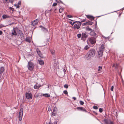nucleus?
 Masks as SVG:
<instances>
[{"label":"nucleus","instance_id":"obj_1","mask_svg":"<svg viewBox=\"0 0 124 124\" xmlns=\"http://www.w3.org/2000/svg\"><path fill=\"white\" fill-rule=\"evenodd\" d=\"M96 52L95 49H92L90 50L87 52L84 56L85 59L86 60L91 59L92 57H93Z\"/></svg>","mask_w":124,"mask_h":124},{"label":"nucleus","instance_id":"obj_2","mask_svg":"<svg viewBox=\"0 0 124 124\" xmlns=\"http://www.w3.org/2000/svg\"><path fill=\"white\" fill-rule=\"evenodd\" d=\"M104 45L103 44L100 47L99 50L98 52V54L99 56L101 57L105 49Z\"/></svg>","mask_w":124,"mask_h":124},{"label":"nucleus","instance_id":"obj_3","mask_svg":"<svg viewBox=\"0 0 124 124\" xmlns=\"http://www.w3.org/2000/svg\"><path fill=\"white\" fill-rule=\"evenodd\" d=\"M27 67L28 69L30 71L32 70L34 68V64L31 62H28V65Z\"/></svg>","mask_w":124,"mask_h":124},{"label":"nucleus","instance_id":"obj_4","mask_svg":"<svg viewBox=\"0 0 124 124\" xmlns=\"http://www.w3.org/2000/svg\"><path fill=\"white\" fill-rule=\"evenodd\" d=\"M23 114V108H21L20 110V111L19 113V120L20 121H21L22 120Z\"/></svg>","mask_w":124,"mask_h":124},{"label":"nucleus","instance_id":"obj_5","mask_svg":"<svg viewBox=\"0 0 124 124\" xmlns=\"http://www.w3.org/2000/svg\"><path fill=\"white\" fill-rule=\"evenodd\" d=\"M96 38H89L88 39V40L90 43L92 44H94L96 43L95 39Z\"/></svg>","mask_w":124,"mask_h":124},{"label":"nucleus","instance_id":"obj_6","mask_svg":"<svg viewBox=\"0 0 124 124\" xmlns=\"http://www.w3.org/2000/svg\"><path fill=\"white\" fill-rule=\"evenodd\" d=\"M90 35L91 36L95 38H96L98 36L96 33L93 31V30L91 31L89 33Z\"/></svg>","mask_w":124,"mask_h":124},{"label":"nucleus","instance_id":"obj_7","mask_svg":"<svg viewBox=\"0 0 124 124\" xmlns=\"http://www.w3.org/2000/svg\"><path fill=\"white\" fill-rule=\"evenodd\" d=\"M104 121L105 123L106 124H114L113 122L110 119H104Z\"/></svg>","mask_w":124,"mask_h":124},{"label":"nucleus","instance_id":"obj_8","mask_svg":"<svg viewBox=\"0 0 124 124\" xmlns=\"http://www.w3.org/2000/svg\"><path fill=\"white\" fill-rule=\"evenodd\" d=\"M87 37L88 35L86 34L85 33H83L82 34L81 39L84 41Z\"/></svg>","mask_w":124,"mask_h":124},{"label":"nucleus","instance_id":"obj_9","mask_svg":"<svg viewBox=\"0 0 124 124\" xmlns=\"http://www.w3.org/2000/svg\"><path fill=\"white\" fill-rule=\"evenodd\" d=\"M25 97L27 99L30 100L32 98V95L31 93H25Z\"/></svg>","mask_w":124,"mask_h":124},{"label":"nucleus","instance_id":"obj_10","mask_svg":"<svg viewBox=\"0 0 124 124\" xmlns=\"http://www.w3.org/2000/svg\"><path fill=\"white\" fill-rule=\"evenodd\" d=\"M39 27L41 28V30L45 33H46L47 32L48 30L46 28L43 26L42 25L40 26Z\"/></svg>","mask_w":124,"mask_h":124},{"label":"nucleus","instance_id":"obj_11","mask_svg":"<svg viewBox=\"0 0 124 124\" xmlns=\"http://www.w3.org/2000/svg\"><path fill=\"white\" fill-rule=\"evenodd\" d=\"M37 52L38 54L41 58H44L42 54L39 50V49L37 50Z\"/></svg>","mask_w":124,"mask_h":124},{"label":"nucleus","instance_id":"obj_12","mask_svg":"<svg viewBox=\"0 0 124 124\" xmlns=\"http://www.w3.org/2000/svg\"><path fill=\"white\" fill-rule=\"evenodd\" d=\"M77 109L78 110H80L81 111H83L86 112V111L84 108H83L82 107H78L77 108Z\"/></svg>","mask_w":124,"mask_h":124},{"label":"nucleus","instance_id":"obj_13","mask_svg":"<svg viewBox=\"0 0 124 124\" xmlns=\"http://www.w3.org/2000/svg\"><path fill=\"white\" fill-rule=\"evenodd\" d=\"M39 63L41 65H42L44 64V62L43 61L40 59H39L38 60Z\"/></svg>","mask_w":124,"mask_h":124},{"label":"nucleus","instance_id":"obj_14","mask_svg":"<svg viewBox=\"0 0 124 124\" xmlns=\"http://www.w3.org/2000/svg\"><path fill=\"white\" fill-rule=\"evenodd\" d=\"M80 27L79 25H78V24H76L74 25V30L76 29H78L80 28Z\"/></svg>","mask_w":124,"mask_h":124},{"label":"nucleus","instance_id":"obj_15","mask_svg":"<svg viewBox=\"0 0 124 124\" xmlns=\"http://www.w3.org/2000/svg\"><path fill=\"white\" fill-rule=\"evenodd\" d=\"M12 34L14 35H17V33L16 31V30L14 29V28L12 30Z\"/></svg>","mask_w":124,"mask_h":124},{"label":"nucleus","instance_id":"obj_16","mask_svg":"<svg viewBox=\"0 0 124 124\" xmlns=\"http://www.w3.org/2000/svg\"><path fill=\"white\" fill-rule=\"evenodd\" d=\"M4 70V68L3 67H1L0 68V74L2 73Z\"/></svg>","mask_w":124,"mask_h":124},{"label":"nucleus","instance_id":"obj_17","mask_svg":"<svg viewBox=\"0 0 124 124\" xmlns=\"http://www.w3.org/2000/svg\"><path fill=\"white\" fill-rule=\"evenodd\" d=\"M43 96L46 97H48L50 96V94L48 93L43 94Z\"/></svg>","mask_w":124,"mask_h":124},{"label":"nucleus","instance_id":"obj_18","mask_svg":"<svg viewBox=\"0 0 124 124\" xmlns=\"http://www.w3.org/2000/svg\"><path fill=\"white\" fill-rule=\"evenodd\" d=\"M52 115L54 116H55L57 114V112L55 110L54 108L53 110V112H52Z\"/></svg>","mask_w":124,"mask_h":124},{"label":"nucleus","instance_id":"obj_19","mask_svg":"<svg viewBox=\"0 0 124 124\" xmlns=\"http://www.w3.org/2000/svg\"><path fill=\"white\" fill-rule=\"evenodd\" d=\"M87 17L89 19H91L94 20V17L93 16H87Z\"/></svg>","mask_w":124,"mask_h":124},{"label":"nucleus","instance_id":"obj_20","mask_svg":"<svg viewBox=\"0 0 124 124\" xmlns=\"http://www.w3.org/2000/svg\"><path fill=\"white\" fill-rule=\"evenodd\" d=\"M102 69V66H99L98 67V71L99 73L101 72Z\"/></svg>","mask_w":124,"mask_h":124},{"label":"nucleus","instance_id":"obj_21","mask_svg":"<svg viewBox=\"0 0 124 124\" xmlns=\"http://www.w3.org/2000/svg\"><path fill=\"white\" fill-rule=\"evenodd\" d=\"M38 84H36L34 85V87L35 89H38L40 87V86L38 85Z\"/></svg>","mask_w":124,"mask_h":124},{"label":"nucleus","instance_id":"obj_22","mask_svg":"<svg viewBox=\"0 0 124 124\" xmlns=\"http://www.w3.org/2000/svg\"><path fill=\"white\" fill-rule=\"evenodd\" d=\"M118 65V64H113V65L112 67H114L116 69L117 66Z\"/></svg>","mask_w":124,"mask_h":124},{"label":"nucleus","instance_id":"obj_23","mask_svg":"<svg viewBox=\"0 0 124 124\" xmlns=\"http://www.w3.org/2000/svg\"><path fill=\"white\" fill-rule=\"evenodd\" d=\"M86 30L87 31H92L93 30L91 28H89V27H88V26H87L86 27Z\"/></svg>","mask_w":124,"mask_h":124},{"label":"nucleus","instance_id":"obj_24","mask_svg":"<svg viewBox=\"0 0 124 124\" xmlns=\"http://www.w3.org/2000/svg\"><path fill=\"white\" fill-rule=\"evenodd\" d=\"M25 41L26 42H31L30 39L28 37H26L25 39Z\"/></svg>","mask_w":124,"mask_h":124},{"label":"nucleus","instance_id":"obj_25","mask_svg":"<svg viewBox=\"0 0 124 124\" xmlns=\"http://www.w3.org/2000/svg\"><path fill=\"white\" fill-rule=\"evenodd\" d=\"M38 23V21H37V20H35L34 21V22L33 23L32 25H34Z\"/></svg>","mask_w":124,"mask_h":124},{"label":"nucleus","instance_id":"obj_26","mask_svg":"<svg viewBox=\"0 0 124 124\" xmlns=\"http://www.w3.org/2000/svg\"><path fill=\"white\" fill-rule=\"evenodd\" d=\"M87 23V25H92L93 23L91 21H88Z\"/></svg>","mask_w":124,"mask_h":124},{"label":"nucleus","instance_id":"obj_27","mask_svg":"<svg viewBox=\"0 0 124 124\" xmlns=\"http://www.w3.org/2000/svg\"><path fill=\"white\" fill-rule=\"evenodd\" d=\"M89 47V45H86V46L84 48V49L85 50H87Z\"/></svg>","mask_w":124,"mask_h":124},{"label":"nucleus","instance_id":"obj_28","mask_svg":"<svg viewBox=\"0 0 124 124\" xmlns=\"http://www.w3.org/2000/svg\"><path fill=\"white\" fill-rule=\"evenodd\" d=\"M51 53L53 55L55 54V51L54 50H52L51 51Z\"/></svg>","mask_w":124,"mask_h":124},{"label":"nucleus","instance_id":"obj_29","mask_svg":"<svg viewBox=\"0 0 124 124\" xmlns=\"http://www.w3.org/2000/svg\"><path fill=\"white\" fill-rule=\"evenodd\" d=\"M77 37L78 38H79L82 37V34H79L77 35Z\"/></svg>","mask_w":124,"mask_h":124},{"label":"nucleus","instance_id":"obj_30","mask_svg":"<svg viewBox=\"0 0 124 124\" xmlns=\"http://www.w3.org/2000/svg\"><path fill=\"white\" fill-rule=\"evenodd\" d=\"M2 17L3 18V19H4L6 18H7V15H3L2 16Z\"/></svg>","mask_w":124,"mask_h":124},{"label":"nucleus","instance_id":"obj_31","mask_svg":"<svg viewBox=\"0 0 124 124\" xmlns=\"http://www.w3.org/2000/svg\"><path fill=\"white\" fill-rule=\"evenodd\" d=\"M80 104L81 105H83L84 104V103L83 101H80Z\"/></svg>","mask_w":124,"mask_h":124},{"label":"nucleus","instance_id":"obj_32","mask_svg":"<svg viewBox=\"0 0 124 124\" xmlns=\"http://www.w3.org/2000/svg\"><path fill=\"white\" fill-rule=\"evenodd\" d=\"M77 23V24H78V25H79L80 26L81 25L82 23H81V22H80L78 21V22Z\"/></svg>","mask_w":124,"mask_h":124},{"label":"nucleus","instance_id":"obj_33","mask_svg":"<svg viewBox=\"0 0 124 124\" xmlns=\"http://www.w3.org/2000/svg\"><path fill=\"white\" fill-rule=\"evenodd\" d=\"M99 112L100 113L102 112L103 110L102 108H99Z\"/></svg>","mask_w":124,"mask_h":124},{"label":"nucleus","instance_id":"obj_34","mask_svg":"<svg viewBox=\"0 0 124 124\" xmlns=\"http://www.w3.org/2000/svg\"><path fill=\"white\" fill-rule=\"evenodd\" d=\"M72 25H73V24L75 23V22H74L73 23L72 22L70 21L69 22Z\"/></svg>","mask_w":124,"mask_h":124},{"label":"nucleus","instance_id":"obj_35","mask_svg":"<svg viewBox=\"0 0 124 124\" xmlns=\"http://www.w3.org/2000/svg\"><path fill=\"white\" fill-rule=\"evenodd\" d=\"M93 108L94 109H98V108L96 106H94L93 107Z\"/></svg>","mask_w":124,"mask_h":124},{"label":"nucleus","instance_id":"obj_36","mask_svg":"<svg viewBox=\"0 0 124 124\" xmlns=\"http://www.w3.org/2000/svg\"><path fill=\"white\" fill-rule=\"evenodd\" d=\"M63 8H60L59 9V12L60 13H62L63 11Z\"/></svg>","mask_w":124,"mask_h":124},{"label":"nucleus","instance_id":"obj_37","mask_svg":"<svg viewBox=\"0 0 124 124\" xmlns=\"http://www.w3.org/2000/svg\"><path fill=\"white\" fill-rule=\"evenodd\" d=\"M63 93L65 94H68V92L66 90H64L63 92Z\"/></svg>","mask_w":124,"mask_h":124},{"label":"nucleus","instance_id":"obj_38","mask_svg":"<svg viewBox=\"0 0 124 124\" xmlns=\"http://www.w3.org/2000/svg\"><path fill=\"white\" fill-rule=\"evenodd\" d=\"M7 26V25L6 26H4V25H3L2 24H1L0 25V29L4 27H5Z\"/></svg>","mask_w":124,"mask_h":124},{"label":"nucleus","instance_id":"obj_39","mask_svg":"<svg viewBox=\"0 0 124 124\" xmlns=\"http://www.w3.org/2000/svg\"><path fill=\"white\" fill-rule=\"evenodd\" d=\"M68 85L67 84H65L64 85V87L65 88H68Z\"/></svg>","mask_w":124,"mask_h":124},{"label":"nucleus","instance_id":"obj_40","mask_svg":"<svg viewBox=\"0 0 124 124\" xmlns=\"http://www.w3.org/2000/svg\"><path fill=\"white\" fill-rule=\"evenodd\" d=\"M57 5V3H54L53 5V6H56Z\"/></svg>","mask_w":124,"mask_h":124},{"label":"nucleus","instance_id":"obj_41","mask_svg":"<svg viewBox=\"0 0 124 124\" xmlns=\"http://www.w3.org/2000/svg\"><path fill=\"white\" fill-rule=\"evenodd\" d=\"M67 17L69 18H71L72 17V16L69 15H68Z\"/></svg>","mask_w":124,"mask_h":124},{"label":"nucleus","instance_id":"obj_42","mask_svg":"<svg viewBox=\"0 0 124 124\" xmlns=\"http://www.w3.org/2000/svg\"><path fill=\"white\" fill-rule=\"evenodd\" d=\"M113 88H114V86H112L111 87V89H110L112 91H113Z\"/></svg>","mask_w":124,"mask_h":124},{"label":"nucleus","instance_id":"obj_43","mask_svg":"<svg viewBox=\"0 0 124 124\" xmlns=\"http://www.w3.org/2000/svg\"><path fill=\"white\" fill-rule=\"evenodd\" d=\"M86 25H87V23L86 22L85 23H84L82 24L83 26H84Z\"/></svg>","mask_w":124,"mask_h":124},{"label":"nucleus","instance_id":"obj_44","mask_svg":"<svg viewBox=\"0 0 124 124\" xmlns=\"http://www.w3.org/2000/svg\"><path fill=\"white\" fill-rule=\"evenodd\" d=\"M49 41V39H46V42L47 43Z\"/></svg>","mask_w":124,"mask_h":124},{"label":"nucleus","instance_id":"obj_45","mask_svg":"<svg viewBox=\"0 0 124 124\" xmlns=\"http://www.w3.org/2000/svg\"><path fill=\"white\" fill-rule=\"evenodd\" d=\"M72 99H73L74 100H76V97H73L72 98Z\"/></svg>","mask_w":124,"mask_h":124},{"label":"nucleus","instance_id":"obj_46","mask_svg":"<svg viewBox=\"0 0 124 124\" xmlns=\"http://www.w3.org/2000/svg\"><path fill=\"white\" fill-rule=\"evenodd\" d=\"M85 21V19H83V20L81 21V22H84Z\"/></svg>","mask_w":124,"mask_h":124},{"label":"nucleus","instance_id":"obj_47","mask_svg":"<svg viewBox=\"0 0 124 124\" xmlns=\"http://www.w3.org/2000/svg\"><path fill=\"white\" fill-rule=\"evenodd\" d=\"M16 5H15V6ZM16 8H19L20 7L19 6V5H16Z\"/></svg>","mask_w":124,"mask_h":124},{"label":"nucleus","instance_id":"obj_48","mask_svg":"<svg viewBox=\"0 0 124 124\" xmlns=\"http://www.w3.org/2000/svg\"><path fill=\"white\" fill-rule=\"evenodd\" d=\"M2 32L1 31H0V35H1L2 34Z\"/></svg>","mask_w":124,"mask_h":124},{"label":"nucleus","instance_id":"obj_49","mask_svg":"<svg viewBox=\"0 0 124 124\" xmlns=\"http://www.w3.org/2000/svg\"><path fill=\"white\" fill-rule=\"evenodd\" d=\"M21 4V2L20 1H19L18 3V4L19 5H20Z\"/></svg>","mask_w":124,"mask_h":124},{"label":"nucleus","instance_id":"obj_50","mask_svg":"<svg viewBox=\"0 0 124 124\" xmlns=\"http://www.w3.org/2000/svg\"><path fill=\"white\" fill-rule=\"evenodd\" d=\"M63 71L64 72V73H65L66 72V70H65L64 69Z\"/></svg>","mask_w":124,"mask_h":124},{"label":"nucleus","instance_id":"obj_51","mask_svg":"<svg viewBox=\"0 0 124 124\" xmlns=\"http://www.w3.org/2000/svg\"><path fill=\"white\" fill-rule=\"evenodd\" d=\"M9 1H10V2L11 3H13V1L11 0H9Z\"/></svg>","mask_w":124,"mask_h":124},{"label":"nucleus","instance_id":"obj_52","mask_svg":"<svg viewBox=\"0 0 124 124\" xmlns=\"http://www.w3.org/2000/svg\"><path fill=\"white\" fill-rule=\"evenodd\" d=\"M7 18H9L10 17V16H8L7 15Z\"/></svg>","mask_w":124,"mask_h":124},{"label":"nucleus","instance_id":"obj_53","mask_svg":"<svg viewBox=\"0 0 124 124\" xmlns=\"http://www.w3.org/2000/svg\"><path fill=\"white\" fill-rule=\"evenodd\" d=\"M21 36H22V37H23V38H24V36H23V34L22 33L21 35Z\"/></svg>","mask_w":124,"mask_h":124},{"label":"nucleus","instance_id":"obj_54","mask_svg":"<svg viewBox=\"0 0 124 124\" xmlns=\"http://www.w3.org/2000/svg\"><path fill=\"white\" fill-rule=\"evenodd\" d=\"M102 37L103 38H104L105 39H107V38H108V37H104V36H102Z\"/></svg>","mask_w":124,"mask_h":124},{"label":"nucleus","instance_id":"obj_55","mask_svg":"<svg viewBox=\"0 0 124 124\" xmlns=\"http://www.w3.org/2000/svg\"><path fill=\"white\" fill-rule=\"evenodd\" d=\"M4 1L5 2H7L8 1V0H4Z\"/></svg>","mask_w":124,"mask_h":124},{"label":"nucleus","instance_id":"obj_56","mask_svg":"<svg viewBox=\"0 0 124 124\" xmlns=\"http://www.w3.org/2000/svg\"><path fill=\"white\" fill-rule=\"evenodd\" d=\"M47 124H52L51 122H49Z\"/></svg>","mask_w":124,"mask_h":124},{"label":"nucleus","instance_id":"obj_57","mask_svg":"<svg viewBox=\"0 0 124 124\" xmlns=\"http://www.w3.org/2000/svg\"><path fill=\"white\" fill-rule=\"evenodd\" d=\"M57 122H54V124H57Z\"/></svg>","mask_w":124,"mask_h":124},{"label":"nucleus","instance_id":"obj_58","mask_svg":"<svg viewBox=\"0 0 124 124\" xmlns=\"http://www.w3.org/2000/svg\"><path fill=\"white\" fill-rule=\"evenodd\" d=\"M68 19L71 21H74L73 20H71V19Z\"/></svg>","mask_w":124,"mask_h":124},{"label":"nucleus","instance_id":"obj_59","mask_svg":"<svg viewBox=\"0 0 124 124\" xmlns=\"http://www.w3.org/2000/svg\"><path fill=\"white\" fill-rule=\"evenodd\" d=\"M78 21H75V23H77V22H78Z\"/></svg>","mask_w":124,"mask_h":124},{"label":"nucleus","instance_id":"obj_60","mask_svg":"<svg viewBox=\"0 0 124 124\" xmlns=\"http://www.w3.org/2000/svg\"><path fill=\"white\" fill-rule=\"evenodd\" d=\"M118 116V115H116V116Z\"/></svg>","mask_w":124,"mask_h":124},{"label":"nucleus","instance_id":"obj_61","mask_svg":"<svg viewBox=\"0 0 124 124\" xmlns=\"http://www.w3.org/2000/svg\"><path fill=\"white\" fill-rule=\"evenodd\" d=\"M11 24H10L9 25H11Z\"/></svg>","mask_w":124,"mask_h":124}]
</instances>
